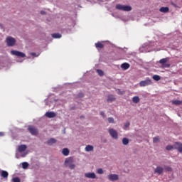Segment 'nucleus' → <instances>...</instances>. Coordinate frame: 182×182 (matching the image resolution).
Listing matches in <instances>:
<instances>
[{"label": "nucleus", "instance_id": "c756f323", "mask_svg": "<svg viewBox=\"0 0 182 182\" xmlns=\"http://www.w3.org/2000/svg\"><path fill=\"white\" fill-rule=\"evenodd\" d=\"M174 149V144L173 145H167L166 147V149L168 150V151L170 150H173Z\"/></svg>", "mask_w": 182, "mask_h": 182}, {"label": "nucleus", "instance_id": "7c9ffc66", "mask_svg": "<svg viewBox=\"0 0 182 182\" xmlns=\"http://www.w3.org/2000/svg\"><path fill=\"white\" fill-rule=\"evenodd\" d=\"M28 166H29V164H28V162L22 163V168H28Z\"/></svg>", "mask_w": 182, "mask_h": 182}, {"label": "nucleus", "instance_id": "20e7f679", "mask_svg": "<svg viewBox=\"0 0 182 182\" xmlns=\"http://www.w3.org/2000/svg\"><path fill=\"white\" fill-rule=\"evenodd\" d=\"M152 83L151 79L146 78L145 80H142L139 82V86L140 87H145V86H150Z\"/></svg>", "mask_w": 182, "mask_h": 182}, {"label": "nucleus", "instance_id": "ea45409f", "mask_svg": "<svg viewBox=\"0 0 182 182\" xmlns=\"http://www.w3.org/2000/svg\"><path fill=\"white\" fill-rule=\"evenodd\" d=\"M41 15H45L46 13H45V11H41Z\"/></svg>", "mask_w": 182, "mask_h": 182}, {"label": "nucleus", "instance_id": "473e14b6", "mask_svg": "<svg viewBox=\"0 0 182 182\" xmlns=\"http://www.w3.org/2000/svg\"><path fill=\"white\" fill-rule=\"evenodd\" d=\"M12 182H21V179L18 177H15L12 178Z\"/></svg>", "mask_w": 182, "mask_h": 182}, {"label": "nucleus", "instance_id": "bb28decb", "mask_svg": "<svg viewBox=\"0 0 182 182\" xmlns=\"http://www.w3.org/2000/svg\"><path fill=\"white\" fill-rule=\"evenodd\" d=\"M97 73H98L99 76H105V73L102 70L97 69Z\"/></svg>", "mask_w": 182, "mask_h": 182}, {"label": "nucleus", "instance_id": "412c9836", "mask_svg": "<svg viewBox=\"0 0 182 182\" xmlns=\"http://www.w3.org/2000/svg\"><path fill=\"white\" fill-rule=\"evenodd\" d=\"M116 100V97H114V95H108V98L107 101L109 102H114Z\"/></svg>", "mask_w": 182, "mask_h": 182}, {"label": "nucleus", "instance_id": "393cba45", "mask_svg": "<svg viewBox=\"0 0 182 182\" xmlns=\"http://www.w3.org/2000/svg\"><path fill=\"white\" fill-rule=\"evenodd\" d=\"M85 151H93V146L87 145L85 147Z\"/></svg>", "mask_w": 182, "mask_h": 182}, {"label": "nucleus", "instance_id": "4c0bfd02", "mask_svg": "<svg viewBox=\"0 0 182 182\" xmlns=\"http://www.w3.org/2000/svg\"><path fill=\"white\" fill-rule=\"evenodd\" d=\"M2 136H5V134H4V132H0V137H2Z\"/></svg>", "mask_w": 182, "mask_h": 182}, {"label": "nucleus", "instance_id": "1a4fd4ad", "mask_svg": "<svg viewBox=\"0 0 182 182\" xmlns=\"http://www.w3.org/2000/svg\"><path fill=\"white\" fill-rule=\"evenodd\" d=\"M175 150H178L179 153H182V143L181 142H175L174 144Z\"/></svg>", "mask_w": 182, "mask_h": 182}, {"label": "nucleus", "instance_id": "423d86ee", "mask_svg": "<svg viewBox=\"0 0 182 182\" xmlns=\"http://www.w3.org/2000/svg\"><path fill=\"white\" fill-rule=\"evenodd\" d=\"M28 132L32 134V136H38V131L34 126L30 125L28 128Z\"/></svg>", "mask_w": 182, "mask_h": 182}, {"label": "nucleus", "instance_id": "a211bd4d", "mask_svg": "<svg viewBox=\"0 0 182 182\" xmlns=\"http://www.w3.org/2000/svg\"><path fill=\"white\" fill-rule=\"evenodd\" d=\"M56 139L54 138H51L48 141H47V144H48L49 146H52V144H55V143H56Z\"/></svg>", "mask_w": 182, "mask_h": 182}, {"label": "nucleus", "instance_id": "ddd939ff", "mask_svg": "<svg viewBox=\"0 0 182 182\" xmlns=\"http://www.w3.org/2000/svg\"><path fill=\"white\" fill-rule=\"evenodd\" d=\"M0 176L1 177H3V178H8V176H9V173L6 171H1Z\"/></svg>", "mask_w": 182, "mask_h": 182}, {"label": "nucleus", "instance_id": "2f4dec72", "mask_svg": "<svg viewBox=\"0 0 182 182\" xmlns=\"http://www.w3.org/2000/svg\"><path fill=\"white\" fill-rule=\"evenodd\" d=\"M164 168H165V171H173V168H171V167H170V166H166L164 167Z\"/></svg>", "mask_w": 182, "mask_h": 182}, {"label": "nucleus", "instance_id": "37998d69", "mask_svg": "<svg viewBox=\"0 0 182 182\" xmlns=\"http://www.w3.org/2000/svg\"><path fill=\"white\" fill-rule=\"evenodd\" d=\"M79 96H80V97H83V95H82V94H81V95H80V94H79Z\"/></svg>", "mask_w": 182, "mask_h": 182}, {"label": "nucleus", "instance_id": "7ed1b4c3", "mask_svg": "<svg viewBox=\"0 0 182 182\" xmlns=\"http://www.w3.org/2000/svg\"><path fill=\"white\" fill-rule=\"evenodd\" d=\"M170 60V58L167 57L165 58H162L159 60L160 65H161L162 68H170L171 65L169 63H167Z\"/></svg>", "mask_w": 182, "mask_h": 182}, {"label": "nucleus", "instance_id": "e433bc0d", "mask_svg": "<svg viewBox=\"0 0 182 182\" xmlns=\"http://www.w3.org/2000/svg\"><path fill=\"white\" fill-rule=\"evenodd\" d=\"M100 114H101V116H102V117H105V112L102 111L100 112Z\"/></svg>", "mask_w": 182, "mask_h": 182}, {"label": "nucleus", "instance_id": "c9c22d12", "mask_svg": "<svg viewBox=\"0 0 182 182\" xmlns=\"http://www.w3.org/2000/svg\"><path fill=\"white\" fill-rule=\"evenodd\" d=\"M97 173L98 174H103V169L102 168H98L97 171Z\"/></svg>", "mask_w": 182, "mask_h": 182}, {"label": "nucleus", "instance_id": "9d476101", "mask_svg": "<svg viewBox=\"0 0 182 182\" xmlns=\"http://www.w3.org/2000/svg\"><path fill=\"white\" fill-rule=\"evenodd\" d=\"M108 179L109 180V181H117V180H119V175L109 174L108 175Z\"/></svg>", "mask_w": 182, "mask_h": 182}, {"label": "nucleus", "instance_id": "a878e982", "mask_svg": "<svg viewBox=\"0 0 182 182\" xmlns=\"http://www.w3.org/2000/svg\"><path fill=\"white\" fill-rule=\"evenodd\" d=\"M122 144H124V146H127V144H129V139L124 138L122 139Z\"/></svg>", "mask_w": 182, "mask_h": 182}, {"label": "nucleus", "instance_id": "dca6fc26", "mask_svg": "<svg viewBox=\"0 0 182 182\" xmlns=\"http://www.w3.org/2000/svg\"><path fill=\"white\" fill-rule=\"evenodd\" d=\"M95 48H97V49H103L105 48V45H103L100 41H98L95 43Z\"/></svg>", "mask_w": 182, "mask_h": 182}, {"label": "nucleus", "instance_id": "39448f33", "mask_svg": "<svg viewBox=\"0 0 182 182\" xmlns=\"http://www.w3.org/2000/svg\"><path fill=\"white\" fill-rule=\"evenodd\" d=\"M108 132L112 139H114L115 140H117V139H119V133H117V131H116V129H109Z\"/></svg>", "mask_w": 182, "mask_h": 182}, {"label": "nucleus", "instance_id": "9b49d317", "mask_svg": "<svg viewBox=\"0 0 182 182\" xmlns=\"http://www.w3.org/2000/svg\"><path fill=\"white\" fill-rule=\"evenodd\" d=\"M85 178H96V173L92 172V173H85Z\"/></svg>", "mask_w": 182, "mask_h": 182}, {"label": "nucleus", "instance_id": "a19ab883", "mask_svg": "<svg viewBox=\"0 0 182 182\" xmlns=\"http://www.w3.org/2000/svg\"><path fill=\"white\" fill-rule=\"evenodd\" d=\"M25 156H26V154H23L21 155V157H25Z\"/></svg>", "mask_w": 182, "mask_h": 182}, {"label": "nucleus", "instance_id": "4468645a", "mask_svg": "<svg viewBox=\"0 0 182 182\" xmlns=\"http://www.w3.org/2000/svg\"><path fill=\"white\" fill-rule=\"evenodd\" d=\"M46 117H48L49 119L56 117V113L53 112H46Z\"/></svg>", "mask_w": 182, "mask_h": 182}, {"label": "nucleus", "instance_id": "f03ea898", "mask_svg": "<svg viewBox=\"0 0 182 182\" xmlns=\"http://www.w3.org/2000/svg\"><path fill=\"white\" fill-rule=\"evenodd\" d=\"M115 8L118 9V11H124V12H130V11H132V6H130L117 4Z\"/></svg>", "mask_w": 182, "mask_h": 182}, {"label": "nucleus", "instance_id": "f704fd0d", "mask_svg": "<svg viewBox=\"0 0 182 182\" xmlns=\"http://www.w3.org/2000/svg\"><path fill=\"white\" fill-rule=\"evenodd\" d=\"M108 122L109 123H114V119H113V117H109Z\"/></svg>", "mask_w": 182, "mask_h": 182}, {"label": "nucleus", "instance_id": "0eeeda50", "mask_svg": "<svg viewBox=\"0 0 182 182\" xmlns=\"http://www.w3.org/2000/svg\"><path fill=\"white\" fill-rule=\"evenodd\" d=\"M6 42L7 43V46H15V43H16V40L12 37H7L6 39Z\"/></svg>", "mask_w": 182, "mask_h": 182}, {"label": "nucleus", "instance_id": "f8f14e48", "mask_svg": "<svg viewBox=\"0 0 182 182\" xmlns=\"http://www.w3.org/2000/svg\"><path fill=\"white\" fill-rule=\"evenodd\" d=\"M163 171H164V168L161 166H157L154 170V173H157L159 175L163 174Z\"/></svg>", "mask_w": 182, "mask_h": 182}, {"label": "nucleus", "instance_id": "5701e85b", "mask_svg": "<svg viewBox=\"0 0 182 182\" xmlns=\"http://www.w3.org/2000/svg\"><path fill=\"white\" fill-rule=\"evenodd\" d=\"M132 102L133 103H139L140 102V97L139 96L133 97Z\"/></svg>", "mask_w": 182, "mask_h": 182}, {"label": "nucleus", "instance_id": "6ab92c4d", "mask_svg": "<svg viewBox=\"0 0 182 182\" xmlns=\"http://www.w3.org/2000/svg\"><path fill=\"white\" fill-rule=\"evenodd\" d=\"M25 150H26V145H20V146H18L19 153H22V151H25Z\"/></svg>", "mask_w": 182, "mask_h": 182}, {"label": "nucleus", "instance_id": "b1692460", "mask_svg": "<svg viewBox=\"0 0 182 182\" xmlns=\"http://www.w3.org/2000/svg\"><path fill=\"white\" fill-rule=\"evenodd\" d=\"M182 104V101H180V100H173L172 101V105H175L176 106H180V105Z\"/></svg>", "mask_w": 182, "mask_h": 182}, {"label": "nucleus", "instance_id": "4be33fe9", "mask_svg": "<svg viewBox=\"0 0 182 182\" xmlns=\"http://www.w3.org/2000/svg\"><path fill=\"white\" fill-rule=\"evenodd\" d=\"M63 156H69L70 151L68 148H64L62 151Z\"/></svg>", "mask_w": 182, "mask_h": 182}, {"label": "nucleus", "instance_id": "79ce46f5", "mask_svg": "<svg viewBox=\"0 0 182 182\" xmlns=\"http://www.w3.org/2000/svg\"><path fill=\"white\" fill-rule=\"evenodd\" d=\"M120 95H124V91H122Z\"/></svg>", "mask_w": 182, "mask_h": 182}, {"label": "nucleus", "instance_id": "58836bf2", "mask_svg": "<svg viewBox=\"0 0 182 182\" xmlns=\"http://www.w3.org/2000/svg\"><path fill=\"white\" fill-rule=\"evenodd\" d=\"M31 56H36V53H31Z\"/></svg>", "mask_w": 182, "mask_h": 182}, {"label": "nucleus", "instance_id": "aec40b11", "mask_svg": "<svg viewBox=\"0 0 182 182\" xmlns=\"http://www.w3.org/2000/svg\"><path fill=\"white\" fill-rule=\"evenodd\" d=\"M160 12H163L164 14H167L168 12V7H161L159 9Z\"/></svg>", "mask_w": 182, "mask_h": 182}, {"label": "nucleus", "instance_id": "f3484780", "mask_svg": "<svg viewBox=\"0 0 182 182\" xmlns=\"http://www.w3.org/2000/svg\"><path fill=\"white\" fill-rule=\"evenodd\" d=\"M52 38H53L54 39H60V38H62V34L59 33H53Z\"/></svg>", "mask_w": 182, "mask_h": 182}, {"label": "nucleus", "instance_id": "2eb2a0df", "mask_svg": "<svg viewBox=\"0 0 182 182\" xmlns=\"http://www.w3.org/2000/svg\"><path fill=\"white\" fill-rule=\"evenodd\" d=\"M130 68V64L127 63H124L121 65V68L123 69L124 70H127Z\"/></svg>", "mask_w": 182, "mask_h": 182}, {"label": "nucleus", "instance_id": "cd10ccee", "mask_svg": "<svg viewBox=\"0 0 182 182\" xmlns=\"http://www.w3.org/2000/svg\"><path fill=\"white\" fill-rule=\"evenodd\" d=\"M152 79H154V80H156V82H159V80H160L161 78L160 77V75H155L152 77Z\"/></svg>", "mask_w": 182, "mask_h": 182}, {"label": "nucleus", "instance_id": "c85d7f7f", "mask_svg": "<svg viewBox=\"0 0 182 182\" xmlns=\"http://www.w3.org/2000/svg\"><path fill=\"white\" fill-rule=\"evenodd\" d=\"M159 141H160V136L153 138V143H159Z\"/></svg>", "mask_w": 182, "mask_h": 182}, {"label": "nucleus", "instance_id": "6e6552de", "mask_svg": "<svg viewBox=\"0 0 182 182\" xmlns=\"http://www.w3.org/2000/svg\"><path fill=\"white\" fill-rule=\"evenodd\" d=\"M11 54L14 56H17L18 58H25V56H26L25 53L18 50H11Z\"/></svg>", "mask_w": 182, "mask_h": 182}, {"label": "nucleus", "instance_id": "72a5a7b5", "mask_svg": "<svg viewBox=\"0 0 182 182\" xmlns=\"http://www.w3.org/2000/svg\"><path fill=\"white\" fill-rule=\"evenodd\" d=\"M130 126V122H127L124 124V129H127Z\"/></svg>", "mask_w": 182, "mask_h": 182}, {"label": "nucleus", "instance_id": "f257e3e1", "mask_svg": "<svg viewBox=\"0 0 182 182\" xmlns=\"http://www.w3.org/2000/svg\"><path fill=\"white\" fill-rule=\"evenodd\" d=\"M73 162V157H68L65 159V164L67 167H69L70 170H75L76 165H75Z\"/></svg>", "mask_w": 182, "mask_h": 182}]
</instances>
